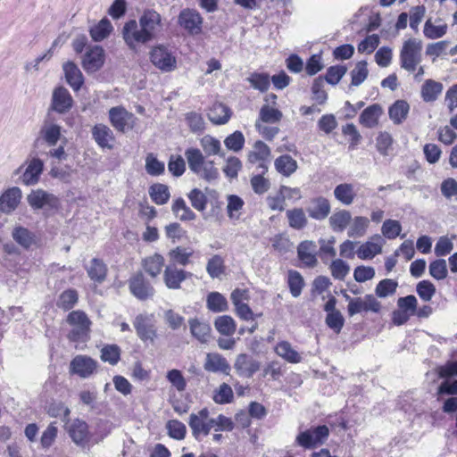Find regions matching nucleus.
<instances>
[{
  "instance_id": "13d9d810",
  "label": "nucleus",
  "mask_w": 457,
  "mask_h": 457,
  "mask_svg": "<svg viewBox=\"0 0 457 457\" xmlns=\"http://www.w3.org/2000/svg\"><path fill=\"white\" fill-rule=\"evenodd\" d=\"M120 359V348L117 345H108L101 350V360L115 365Z\"/></svg>"
},
{
  "instance_id": "8fccbe9b",
  "label": "nucleus",
  "mask_w": 457,
  "mask_h": 457,
  "mask_svg": "<svg viewBox=\"0 0 457 457\" xmlns=\"http://www.w3.org/2000/svg\"><path fill=\"white\" fill-rule=\"evenodd\" d=\"M207 426L209 432L212 428H215L216 431H232L234 429V423L230 418L220 414L217 418H212L207 420Z\"/></svg>"
},
{
  "instance_id": "4468645a",
  "label": "nucleus",
  "mask_w": 457,
  "mask_h": 457,
  "mask_svg": "<svg viewBox=\"0 0 457 457\" xmlns=\"http://www.w3.org/2000/svg\"><path fill=\"white\" fill-rule=\"evenodd\" d=\"M104 63V50L100 46H95L87 50L82 60V67L88 73L99 71Z\"/></svg>"
},
{
  "instance_id": "e433bc0d",
  "label": "nucleus",
  "mask_w": 457,
  "mask_h": 457,
  "mask_svg": "<svg viewBox=\"0 0 457 457\" xmlns=\"http://www.w3.org/2000/svg\"><path fill=\"white\" fill-rule=\"evenodd\" d=\"M206 306L212 312H222L228 309L227 299L219 292H211L207 295Z\"/></svg>"
},
{
  "instance_id": "a18cd8bd",
  "label": "nucleus",
  "mask_w": 457,
  "mask_h": 457,
  "mask_svg": "<svg viewBox=\"0 0 457 457\" xmlns=\"http://www.w3.org/2000/svg\"><path fill=\"white\" fill-rule=\"evenodd\" d=\"M270 156V147L262 141L258 140L253 145V151L248 155V161L252 163L265 162Z\"/></svg>"
},
{
  "instance_id": "2eb2a0df",
  "label": "nucleus",
  "mask_w": 457,
  "mask_h": 457,
  "mask_svg": "<svg viewBox=\"0 0 457 457\" xmlns=\"http://www.w3.org/2000/svg\"><path fill=\"white\" fill-rule=\"evenodd\" d=\"M330 211V203L324 196L312 198L306 207V212L309 217L316 220H323L327 219Z\"/></svg>"
},
{
  "instance_id": "f704fd0d",
  "label": "nucleus",
  "mask_w": 457,
  "mask_h": 457,
  "mask_svg": "<svg viewBox=\"0 0 457 457\" xmlns=\"http://www.w3.org/2000/svg\"><path fill=\"white\" fill-rule=\"evenodd\" d=\"M335 198L344 205H350L355 198L353 186L349 183L337 185L334 189Z\"/></svg>"
},
{
  "instance_id": "338daca9",
  "label": "nucleus",
  "mask_w": 457,
  "mask_h": 457,
  "mask_svg": "<svg viewBox=\"0 0 457 457\" xmlns=\"http://www.w3.org/2000/svg\"><path fill=\"white\" fill-rule=\"evenodd\" d=\"M324 79L322 76H319L313 80L312 86V99L315 100L319 104H324L328 99V94L323 89Z\"/></svg>"
},
{
  "instance_id": "e2e57ef3",
  "label": "nucleus",
  "mask_w": 457,
  "mask_h": 457,
  "mask_svg": "<svg viewBox=\"0 0 457 457\" xmlns=\"http://www.w3.org/2000/svg\"><path fill=\"white\" fill-rule=\"evenodd\" d=\"M436 287L429 280H421L416 286V292L424 302H429L436 294Z\"/></svg>"
},
{
  "instance_id": "f8f14e48",
  "label": "nucleus",
  "mask_w": 457,
  "mask_h": 457,
  "mask_svg": "<svg viewBox=\"0 0 457 457\" xmlns=\"http://www.w3.org/2000/svg\"><path fill=\"white\" fill-rule=\"evenodd\" d=\"M73 98L67 88L57 87L52 95L51 109L57 113L68 112L73 106Z\"/></svg>"
},
{
  "instance_id": "5fc2aeb1",
  "label": "nucleus",
  "mask_w": 457,
  "mask_h": 457,
  "mask_svg": "<svg viewBox=\"0 0 457 457\" xmlns=\"http://www.w3.org/2000/svg\"><path fill=\"white\" fill-rule=\"evenodd\" d=\"M78 302V293L74 289L63 291L57 301V306L63 311H69L74 307Z\"/></svg>"
},
{
  "instance_id": "a878e982",
  "label": "nucleus",
  "mask_w": 457,
  "mask_h": 457,
  "mask_svg": "<svg viewBox=\"0 0 457 457\" xmlns=\"http://www.w3.org/2000/svg\"><path fill=\"white\" fill-rule=\"evenodd\" d=\"M12 239L22 248L28 250L36 245V235L27 228L17 226L12 232Z\"/></svg>"
},
{
  "instance_id": "6ab92c4d",
  "label": "nucleus",
  "mask_w": 457,
  "mask_h": 457,
  "mask_svg": "<svg viewBox=\"0 0 457 457\" xmlns=\"http://www.w3.org/2000/svg\"><path fill=\"white\" fill-rule=\"evenodd\" d=\"M21 191L19 187H13L4 191L0 196V212L10 213L14 211L20 204Z\"/></svg>"
},
{
  "instance_id": "3c124183",
  "label": "nucleus",
  "mask_w": 457,
  "mask_h": 457,
  "mask_svg": "<svg viewBox=\"0 0 457 457\" xmlns=\"http://www.w3.org/2000/svg\"><path fill=\"white\" fill-rule=\"evenodd\" d=\"M224 260L220 255L215 254L208 260L206 271L212 278H219L224 273Z\"/></svg>"
},
{
  "instance_id": "c9c22d12",
  "label": "nucleus",
  "mask_w": 457,
  "mask_h": 457,
  "mask_svg": "<svg viewBox=\"0 0 457 457\" xmlns=\"http://www.w3.org/2000/svg\"><path fill=\"white\" fill-rule=\"evenodd\" d=\"M277 354L290 363H299L302 361L301 355L292 348L287 341L279 342L275 348Z\"/></svg>"
},
{
  "instance_id": "5701e85b",
  "label": "nucleus",
  "mask_w": 457,
  "mask_h": 457,
  "mask_svg": "<svg viewBox=\"0 0 457 457\" xmlns=\"http://www.w3.org/2000/svg\"><path fill=\"white\" fill-rule=\"evenodd\" d=\"M204 370L210 372H222L229 374L231 370L228 361L219 353H209L204 363Z\"/></svg>"
},
{
  "instance_id": "7ed1b4c3",
  "label": "nucleus",
  "mask_w": 457,
  "mask_h": 457,
  "mask_svg": "<svg viewBox=\"0 0 457 457\" xmlns=\"http://www.w3.org/2000/svg\"><path fill=\"white\" fill-rule=\"evenodd\" d=\"M422 42L417 38H409L403 44L400 52L401 67L413 72L421 62Z\"/></svg>"
},
{
  "instance_id": "7c9ffc66",
  "label": "nucleus",
  "mask_w": 457,
  "mask_h": 457,
  "mask_svg": "<svg viewBox=\"0 0 457 457\" xmlns=\"http://www.w3.org/2000/svg\"><path fill=\"white\" fill-rule=\"evenodd\" d=\"M164 266V258L160 253H154L142 261L144 270L152 278H156Z\"/></svg>"
},
{
  "instance_id": "0eeeda50",
  "label": "nucleus",
  "mask_w": 457,
  "mask_h": 457,
  "mask_svg": "<svg viewBox=\"0 0 457 457\" xmlns=\"http://www.w3.org/2000/svg\"><path fill=\"white\" fill-rule=\"evenodd\" d=\"M133 326L141 341L145 343L148 341L150 343L154 342L157 337V331L151 316L146 314L137 315Z\"/></svg>"
},
{
  "instance_id": "680f3d73",
  "label": "nucleus",
  "mask_w": 457,
  "mask_h": 457,
  "mask_svg": "<svg viewBox=\"0 0 457 457\" xmlns=\"http://www.w3.org/2000/svg\"><path fill=\"white\" fill-rule=\"evenodd\" d=\"M145 170L151 176L162 175L165 170L164 162L159 161L154 154H148L145 158Z\"/></svg>"
},
{
  "instance_id": "69168bd1",
  "label": "nucleus",
  "mask_w": 457,
  "mask_h": 457,
  "mask_svg": "<svg viewBox=\"0 0 457 457\" xmlns=\"http://www.w3.org/2000/svg\"><path fill=\"white\" fill-rule=\"evenodd\" d=\"M168 435L176 440H182L186 436L187 428L184 423L178 420H169L166 424Z\"/></svg>"
},
{
  "instance_id": "864d4df0",
  "label": "nucleus",
  "mask_w": 457,
  "mask_h": 457,
  "mask_svg": "<svg viewBox=\"0 0 457 457\" xmlns=\"http://www.w3.org/2000/svg\"><path fill=\"white\" fill-rule=\"evenodd\" d=\"M447 32V25L445 23L441 25H434L431 19L426 21L424 24L423 33L427 38L436 39L445 36Z\"/></svg>"
},
{
  "instance_id": "423d86ee",
  "label": "nucleus",
  "mask_w": 457,
  "mask_h": 457,
  "mask_svg": "<svg viewBox=\"0 0 457 457\" xmlns=\"http://www.w3.org/2000/svg\"><path fill=\"white\" fill-rule=\"evenodd\" d=\"M130 294L140 301L151 299L155 295V289L142 271L133 274L128 280Z\"/></svg>"
},
{
  "instance_id": "a19ab883",
  "label": "nucleus",
  "mask_w": 457,
  "mask_h": 457,
  "mask_svg": "<svg viewBox=\"0 0 457 457\" xmlns=\"http://www.w3.org/2000/svg\"><path fill=\"white\" fill-rule=\"evenodd\" d=\"M112 30V25L106 18L102 19L96 26L89 30L92 39L100 42L106 38Z\"/></svg>"
},
{
  "instance_id": "4d7b16f0",
  "label": "nucleus",
  "mask_w": 457,
  "mask_h": 457,
  "mask_svg": "<svg viewBox=\"0 0 457 457\" xmlns=\"http://www.w3.org/2000/svg\"><path fill=\"white\" fill-rule=\"evenodd\" d=\"M188 425L192 430V435L195 439H199V436L201 434L204 436L209 434L207 420L198 419L196 416H195V413L190 414Z\"/></svg>"
},
{
  "instance_id": "603ef678",
  "label": "nucleus",
  "mask_w": 457,
  "mask_h": 457,
  "mask_svg": "<svg viewBox=\"0 0 457 457\" xmlns=\"http://www.w3.org/2000/svg\"><path fill=\"white\" fill-rule=\"evenodd\" d=\"M247 80L254 89L261 92L267 91L270 85V78L269 74L264 72H253Z\"/></svg>"
},
{
  "instance_id": "79ce46f5",
  "label": "nucleus",
  "mask_w": 457,
  "mask_h": 457,
  "mask_svg": "<svg viewBox=\"0 0 457 457\" xmlns=\"http://www.w3.org/2000/svg\"><path fill=\"white\" fill-rule=\"evenodd\" d=\"M289 227L300 230L306 227L308 220L302 208H294L287 211Z\"/></svg>"
},
{
  "instance_id": "c03bdc74",
  "label": "nucleus",
  "mask_w": 457,
  "mask_h": 457,
  "mask_svg": "<svg viewBox=\"0 0 457 457\" xmlns=\"http://www.w3.org/2000/svg\"><path fill=\"white\" fill-rule=\"evenodd\" d=\"M171 210L183 221L194 220L196 218L195 213L186 204L185 200L181 197L174 201Z\"/></svg>"
},
{
  "instance_id": "58836bf2",
  "label": "nucleus",
  "mask_w": 457,
  "mask_h": 457,
  "mask_svg": "<svg viewBox=\"0 0 457 457\" xmlns=\"http://www.w3.org/2000/svg\"><path fill=\"white\" fill-rule=\"evenodd\" d=\"M216 330L223 336H232L236 332L237 325L234 319L229 315L219 316L214 320Z\"/></svg>"
},
{
  "instance_id": "c85d7f7f",
  "label": "nucleus",
  "mask_w": 457,
  "mask_h": 457,
  "mask_svg": "<svg viewBox=\"0 0 457 457\" xmlns=\"http://www.w3.org/2000/svg\"><path fill=\"white\" fill-rule=\"evenodd\" d=\"M410 105L405 100H396L388 109V115L394 124H402L407 118Z\"/></svg>"
},
{
  "instance_id": "aec40b11",
  "label": "nucleus",
  "mask_w": 457,
  "mask_h": 457,
  "mask_svg": "<svg viewBox=\"0 0 457 457\" xmlns=\"http://www.w3.org/2000/svg\"><path fill=\"white\" fill-rule=\"evenodd\" d=\"M92 137L96 144L102 148H112V142L115 137L112 130L104 124H96L92 129Z\"/></svg>"
},
{
  "instance_id": "dca6fc26",
  "label": "nucleus",
  "mask_w": 457,
  "mask_h": 457,
  "mask_svg": "<svg viewBox=\"0 0 457 457\" xmlns=\"http://www.w3.org/2000/svg\"><path fill=\"white\" fill-rule=\"evenodd\" d=\"M134 117L133 113L128 112L122 106L112 107L109 110V119L112 126L119 132L124 133L132 126L129 125V120Z\"/></svg>"
},
{
  "instance_id": "72a5a7b5",
  "label": "nucleus",
  "mask_w": 457,
  "mask_h": 457,
  "mask_svg": "<svg viewBox=\"0 0 457 457\" xmlns=\"http://www.w3.org/2000/svg\"><path fill=\"white\" fill-rule=\"evenodd\" d=\"M188 323L192 336L201 343H206L210 337V325L197 319H190Z\"/></svg>"
},
{
  "instance_id": "0e129e2a",
  "label": "nucleus",
  "mask_w": 457,
  "mask_h": 457,
  "mask_svg": "<svg viewBox=\"0 0 457 457\" xmlns=\"http://www.w3.org/2000/svg\"><path fill=\"white\" fill-rule=\"evenodd\" d=\"M402 231L401 223L395 220H386L382 225V235L387 239H395L400 236Z\"/></svg>"
},
{
  "instance_id": "cd10ccee",
  "label": "nucleus",
  "mask_w": 457,
  "mask_h": 457,
  "mask_svg": "<svg viewBox=\"0 0 457 457\" xmlns=\"http://www.w3.org/2000/svg\"><path fill=\"white\" fill-rule=\"evenodd\" d=\"M194 252L191 248H186L183 246H177L173 249H170L168 253V257L170 260L169 264H173L175 266H187L190 263V258L192 257Z\"/></svg>"
},
{
  "instance_id": "f3484780",
  "label": "nucleus",
  "mask_w": 457,
  "mask_h": 457,
  "mask_svg": "<svg viewBox=\"0 0 457 457\" xmlns=\"http://www.w3.org/2000/svg\"><path fill=\"white\" fill-rule=\"evenodd\" d=\"M316 254L317 245L314 241L304 240L297 246V256L308 268H314L317 265L318 260Z\"/></svg>"
},
{
  "instance_id": "6e6552de",
  "label": "nucleus",
  "mask_w": 457,
  "mask_h": 457,
  "mask_svg": "<svg viewBox=\"0 0 457 457\" xmlns=\"http://www.w3.org/2000/svg\"><path fill=\"white\" fill-rule=\"evenodd\" d=\"M29 206L34 210H40L44 207L57 209L59 199L54 194L48 193L43 189L32 190L27 196Z\"/></svg>"
},
{
  "instance_id": "412c9836",
  "label": "nucleus",
  "mask_w": 457,
  "mask_h": 457,
  "mask_svg": "<svg viewBox=\"0 0 457 457\" xmlns=\"http://www.w3.org/2000/svg\"><path fill=\"white\" fill-rule=\"evenodd\" d=\"M62 69L67 83L74 91H79L84 83L83 74L79 67L73 62H67L63 63Z\"/></svg>"
},
{
  "instance_id": "2f4dec72",
  "label": "nucleus",
  "mask_w": 457,
  "mask_h": 457,
  "mask_svg": "<svg viewBox=\"0 0 457 457\" xmlns=\"http://www.w3.org/2000/svg\"><path fill=\"white\" fill-rule=\"evenodd\" d=\"M443 91V84L433 79H427L421 87L423 101L429 103L437 99Z\"/></svg>"
},
{
  "instance_id": "bb28decb",
  "label": "nucleus",
  "mask_w": 457,
  "mask_h": 457,
  "mask_svg": "<svg viewBox=\"0 0 457 457\" xmlns=\"http://www.w3.org/2000/svg\"><path fill=\"white\" fill-rule=\"evenodd\" d=\"M382 112L383 110L378 104H371L362 111L359 117V121L366 128H373L378 124V118Z\"/></svg>"
},
{
  "instance_id": "1a4fd4ad",
  "label": "nucleus",
  "mask_w": 457,
  "mask_h": 457,
  "mask_svg": "<svg viewBox=\"0 0 457 457\" xmlns=\"http://www.w3.org/2000/svg\"><path fill=\"white\" fill-rule=\"evenodd\" d=\"M178 23L191 35H198L202 31L203 18L194 9L186 8L180 11Z\"/></svg>"
},
{
  "instance_id": "de8ad7c7",
  "label": "nucleus",
  "mask_w": 457,
  "mask_h": 457,
  "mask_svg": "<svg viewBox=\"0 0 457 457\" xmlns=\"http://www.w3.org/2000/svg\"><path fill=\"white\" fill-rule=\"evenodd\" d=\"M397 287V281L391 278H384L376 286L375 294L379 298H386L393 295L396 292Z\"/></svg>"
},
{
  "instance_id": "a211bd4d",
  "label": "nucleus",
  "mask_w": 457,
  "mask_h": 457,
  "mask_svg": "<svg viewBox=\"0 0 457 457\" xmlns=\"http://www.w3.org/2000/svg\"><path fill=\"white\" fill-rule=\"evenodd\" d=\"M383 239L380 235L376 234L371 237L370 241H367L361 245L357 250V255L361 260H369L374 258L382 252Z\"/></svg>"
},
{
  "instance_id": "9d476101",
  "label": "nucleus",
  "mask_w": 457,
  "mask_h": 457,
  "mask_svg": "<svg viewBox=\"0 0 457 457\" xmlns=\"http://www.w3.org/2000/svg\"><path fill=\"white\" fill-rule=\"evenodd\" d=\"M193 274L173 264L166 265L163 271V282L169 289H180L181 283L191 278Z\"/></svg>"
},
{
  "instance_id": "774afa93",
  "label": "nucleus",
  "mask_w": 457,
  "mask_h": 457,
  "mask_svg": "<svg viewBox=\"0 0 457 457\" xmlns=\"http://www.w3.org/2000/svg\"><path fill=\"white\" fill-rule=\"evenodd\" d=\"M233 391L230 386L222 383L214 392L213 401L219 404L229 403L233 400Z\"/></svg>"
},
{
  "instance_id": "9b49d317",
  "label": "nucleus",
  "mask_w": 457,
  "mask_h": 457,
  "mask_svg": "<svg viewBox=\"0 0 457 457\" xmlns=\"http://www.w3.org/2000/svg\"><path fill=\"white\" fill-rule=\"evenodd\" d=\"M97 368V361L87 355H76L70 363L71 373L86 378L90 377Z\"/></svg>"
},
{
  "instance_id": "f257e3e1",
  "label": "nucleus",
  "mask_w": 457,
  "mask_h": 457,
  "mask_svg": "<svg viewBox=\"0 0 457 457\" xmlns=\"http://www.w3.org/2000/svg\"><path fill=\"white\" fill-rule=\"evenodd\" d=\"M162 17L154 9H145L138 19L129 20L122 29V37L130 50L136 51L138 45L154 40L161 30Z\"/></svg>"
},
{
  "instance_id": "ea45409f",
  "label": "nucleus",
  "mask_w": 457,
  "mask_h": 457,
  "mask_svg": "<svg viewBox=\"0 0 457 457\" xmlns=\"http://www.w3.org/2000/svg\"><path fill=\"white\" fill-rule=\"evenodd\" d=\"M149 195L158 205L165 204L170 196L168 186L161 183L154 184L149 187Z\"/></svg>"
},
{
  "instance_id": "c756f323",
  "label": "nucleus",
  "mask_w": 457,
  "mask_h": 457,
  "mask_svg": "<svg viewBox=\"0 0 457 457\" xmlns=\"http://www.w3.org/2000/svg\"><path fill=\"white\" fill-rule=\"evenodd\" d=\"M274 166L276 170L285 177H290L298 168L297 162L289 154L278 156L274 162Z\"/></svg>"
},
{
  "instance_id": "393cba45",
  "label": "nucleus",
  "mask_w": 457,
  "mask_h": 457,
  "mask_svg": "<svg viewBox=\"0 0 457 457\" xmlns=\"http://www.w3.org/2000/svg\"><path fill=\"white\" fill-rule=\"evenodd\" d=\"M43 169V162L38 158H33L22 175V182L27 186L37 184Z\"/></svg>"
},
{
  "instance_id": "20e7f679",
  "label": "nucleus",
  "mask_w": 457,
  "mask_h": 457,
  "mask_svg": "<svg viewBox=\"0 0 457 457\" xmlns=\"http://www.w3.org/2000/svg\"><path fill=\"white\" fill-rule=\"evenodd\" d=\"M149 57L152 64L162 72H170L177 68L175 53L164 45L154 46Z\"/></svg>"
},
{
  "instance_id": "39448f33",
  "label": "nucleus",
  "mask_w": 457,
  "mask_h": 457,
  "mask_svg": "<svg viewBox=\"0 0 457 457\" xmlns=\"http://www.w3.org/2000/svg\"><path fill=\"white\" fill-rule=\"evenodd\" d=\"M328 436V428L326 425H320L300 432L295 442L304 449H313L324 444Z\"/></svg>"
},
{
  "instance_id": "37998d69",
  "label": "nucleus",
  "mask_w": 457,
  "mask_h": 457,
  "mask_svg": "<svg viewBox=\"0 0 457 457\" xmlns=\"http://www.w3.org/2000/svg\"><path fill=\"white\" fill-rule=\"evenodd\" d=\"M39 135L49 146H54L61 137V127L56 124L45 125L40 129Z\"/></svg>"
},
{
  "instance_id": "473e14b6",
  "label": "nucleus",
  "mask_w": 457,
  "mask_h": 457,
  "mask_svg": "<svg viewBox=\"0 0 457 457\" xmlns=\"http://www.w3.org/2000/svg\"><path fill=\"white\" fill-rule=\"evenodd\" d=\"M352 220V215L347 210H340L334 212L329 217V225L335 232H343L350 221Z\"/></svg>"
},
{
  "instance_id": "4be33fe9",
  "label": "nucleus",
  "mask_w": 457,
  "mask_h": 457,
  "mask_svg": "<svg viewBox=\"0 0 457 457\" xmlns=\"http://www.w3.org/2000/svg\"><path fill=\"white\" fill-rule=\"evenodd\" d=\"M71 440L78 445H85L88 441V426L80 420H75L68 428Z\"/></svg>"
},
{
  "instance_id": "f03ea898",
  "label": "nucleus",
  "mask_w": 457,
  "mask_h": 457,
  "mask_svg": "<svg viewBox=\"0 0 457 457\" xmlns=\"http://www.w3.org/2000/svg\"><path fill=\"white\" fill-rule=\"evenodd\" d=\"M67 322L71 326L67 335L70 341L85 343L89 339L91 321L84 312L72 311L67 316Z\"/></svg>"
},
{
  "instance_id": "052dcab7",
  "label": "nucleus",
  "mask_w": 457,
  "mask_h": 457,
  "mask_svg": "<svg viewBox=\"0 0 457 457\" xmlns=\"http://www.w3.org/2000/svg\"><path fill=\"white\" fill-rule=\"evenodd\" d=\"M195 174L207 182H212L219 178V170L214 167L212 161H205L204 164L199 168V171Z\"/></svg>"
},
{
  "instance_id": "09e8293b",
  "label": "nucleus",
  "mask_w": 457,
  "mask_h": 457,
  "mask_svg": "<svg viewBox=\"0 0 457 457\" xmlns=\"http://www.w3.org/2000/svg\"><path fill=\"white\" fill-rule=\"evenodd\" d=\"M370 220L363 216H356L347 232L350 237H361L366 234Z\"/></svg>"
},
{
  "instance_id": "b1692460",
  "label": "nucleus",
  "mask_w": 457,
  "mask_h": 457,
  "mask_svg": "<svg viewBox=\"0 0 457 457\" xmlns=\"http://www.w3.org/2000/svg\"><path fill=\"white\" fill-rule=\"evenodd\" d=\"M86 270L89 278L97 284H102L106 279L108 269L101 259L93 258Z\"/></svg>"
},
{
  "instance_id": "6e6d98bb",
  "label": "nucleus",
  "mask_w": 457,
  "mask_h": 457,
  "mask_svg": "<svg viewBox=\"0 0 457 457\" xmlns=\"http://www.w3.org/2000/svg\"><path fill=\"white\" fill-rule=\"evenodd\" d=\"M304 286V280L302 275L296 270L288 272V287L292 296L298 297Z\"/></svg>"
},
{
  "instance_id": "4c0bfd02",
  "label": "nucleus",
  "mask_w": 457,
  "mask_h": 457,
  "mask_svg": "<svg viewBox=\"0 0 457 457\" xmlns=\"http://www.w3.org/2000/svg\"><path fill=\"white\" fill-rule=\"evenodd\" d=\"M231 112L228 107L222 104H214L210 113L209 120L216 125H222L228 121Z\"/></svg>"
},
{
  "instance_id": "ddd939ff",
  "label": "nucleus",
  "mask_w": 457,
  "mask_h": 457,
  "mask_svg": "<svg viewBox=\"0 0 457 457\" xmlns=\"http://www.w3.org/2000/svg\"><path fill=\"white\" fill-rule=\"evenodd\" d=\"M261 368V362L246 353L237 356L234 369L240 377L250 378Z\"/></svg>"
},
{
  "instance_id": "49530a36",
  "label": "nucleus",
  "mask_w": 457,
  "mask_h": 457,
  "mask_svg": "<svg viewBox=\"0 0 457 457\" xmlns=\"http://www.w3.org/2000/svg\"><path fill=\"white\" fill-rule=\"evenodd\" d=\"M185 156L187 158L188 167L191 171L198 172L199 168L204 164L205 159L202 152L197 148H188L185 151Z\"/></svg>"
},
{
  "instance_id": "bf43d9fd",
  "label": "nucleus",
  "mask_w": 457,
  "mask_h": 457,
  "mask_svg": "<svg viewBox=\"0 0 457 457\" xmlns=\"http://www.w3.org/2000/svg\"><path fill=\"white\" fill-rule=\"evenodd\" d=\"M367 65L366 61H361L356 63L354 69L351 71L352 86L358 87L367 79L369 74Z\"/></svg>"
}]
</instances>
